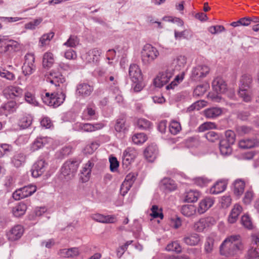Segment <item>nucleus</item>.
I'll use <instances>...</instances> for the list:
<instances>
[{
  "instance_id": "4468645a",
  "label": "nucleus",
  "mask_w": 259,
  "mask_h": 259,
  "mask_svg": "<svg viewBox=\"0 0 259 259\" xmlns=\"http://www.w3.org/2000/svg\"><path fill=\"white\" fill-rule=\"evenodd\" d=\"M48 164L43 159H38L34 163L31 169L32 176L37 178L42 175L45 171Z\"/></svg>"
},
{
  "instance_id": "5701e85b",
  "label": "nucleus",
  "mask_w": 259,
  "mask_h": 259,
  "mask_svg": "<svg viewBox=\"0 0 259 259\" xmlns=\"http://www.w3.org/2000/svg\"><path fill=\"white\" fill-rule=\"evenodd\" d=\"M161 189L165 192L175 191L177 188V185L175 181L169 178H164L160 182Z\"/></svg>"
},
{
  "instance_id": "f704fd0d",
  "label": "nucleus",
  "mask_w": 259,
  "mask_h": 259,
  "mask_svg": "<svg viewBox=\"0 0 259 259\" xmlns=\"http://www.w3.org/2000/svg\"><path fill=\"white\" fill-rule=\"evenodd\" d=\"M252 81V79L251 75L245 74L241 77L239 88L241 89H250Z\"/></svg>"
},
{
  "instance_id": "7ed1b4c3",
  "label": "nucleus",
  "mask_w": 259,
  "mask_h": 259,
  "mask_svg": "<svg viewBox=\"0 0 259 259\" xmlns=\"http://www.w3.org/2000/svg\"><path fill=\"white\" fill-rule=\"evenodd\" d=\"M65 97V94L63 92L54 93L51 94L46 93L45 95L42 97V100L46 105L56 108L64 102Z\"/></svg>"
},
{
  "instance_id": "c85d7f7f",
  "label": "nucleus",
  "mask_w": 259,
  "mask_h": 259,
  "mask_svg": "<svg viewBox=\"0 0 259 259\" xmlns=\"http://www.w3.org/2000/svg\"><path fill=\"white\" fill-rule=\"evenodd\" d=\"M227 185V183L226 181H219L210 188V192L212 194H219L226 190Z\"/></svg>"
},
{
  "instance_id": "c9c22d12",
  "label": "nucleus",
  "mask_w": 259,
  "mask_h": 259,
  "mask_svg": "<svg viewBox=\"0 0 259 259\" xmlns=\"http://www.w3.org/2000/svg\"><path fill=\"white\" fill-rule=\"evenodd\" d=\"M199 196L200 193L198 191L191 190L186 192L185 200L189 203L194 202L198 200Z\"/></svg>"
},
{
  "instance_id": "4c0bfd02",
  "label": "nucleus",
  "mask_w": 259,
  "mask_h": 259,
  "mask_svg": "<svg viewBox=\"0 0 259 259\" xmlns=\"http://www.w3.org/2000/svg\"><path fill=\"white\" fill-rule=\"evenodd\" d=\"M182 213L187 217L194 215L196 212V207L191 204L183 205L181 209Z\"/></svg>"
},
{
  "instance_id": "ea45409f",
  "label": "nucleus",
  "mask_w": 259,
  "mask_h": 259,
  "mask_svg": "<svg viewBox=\"0 0 259 259\" xmlns=\"http://www.w3.org/2000/svg\"><path fill=\"white\" fill-rule=\"evenodd\" d=\"M5 91L10 96L15 97H20L23 95L22 89L17 86H9L5 90Z\"/></svg>"
},
{
  "instance_id": "49530a36",
  "label": "nucleus",
  "mask_w": 259,
  "mask_h": 259,
  "mask_svg": "<svg viewBox=\"0 0 259 259\" xmlns=\"http://www.w3.org/2000/svg\"><path fill=\"white\" fill-rule=\"evenodd\" d=\"M166 249L169 251H175L180 253L182 252V246L178 241H174L168 244L166 247Z\"/></svg>"
},
{
  "instance_id": "4d7b16f0",
  "label": "nucleus",
  "mask_w": 259,
  "mask_h": 259,
  "mask_svg": "<svg viewBox=\"0 0 259 259\" xmlns=\"http://www.w3.org/2000/svg\"><path fill=\"white\" fill-rule=\"evenodd\" d=\"M54 36V33L51 32L49 33L44 34L39 39V42L41 46H44L49 42Z\"/></svg>"
},
{
  "instance_id": "aec40b11",
  "label": "nucleus",
  "mask_w": 259,
  "mask_h": 259,
  "mask_svg": "<svg viewBox=\"0 0 259 259\" xmlns=\"http://www.w3.org/2000/svg\"><path fill=\"white\" fill-rule=\"evenodd\" d=\"M51 139L48 137H37L30 146V149L34 152L42 148L47 144L51 142Z\"/></svg>"
},
{
  "instance_id": "de8ad7c7",
  "label": "nucleus",
  "mask_w": 259,
  "mask_h": 259,
  "mask_svg": "<svg viewBox=\"0 0 259 259\" xmlns=\"http://www.w3.org/2000/svg\"><path fill=\"white\" fill-rule=\"evenodd\" d=\"M151 215L153 218H159L161 220L163 219V214L162 213V209L161 208H159V207L156 205H152L151 208Z\"/></svg>"
},
{
  "instance_id": "412c9836",
  "label": "nucleus",
  "mask_w": 259,
  "mask_h": 259,
  "mask_svg": "<svg viewBox=\"0 0 259 259\" xmlns=\"http://www.w3.org/2000/svg\"><path fill=\"white\" fill-rule=\"evenodd\" d=\"M18 107V105L15 101H8L0 107V114L7 116L15 112Z\"/></svg>"
},
{
  "instance_id": "473e14b6",
  "label": "nucleus",
  "mask_w": 259,
  "mask_h": 259,
  "mask_svg": "<svg viewBox=\"0 0 259 259\" xmlns=\"http://www.w3.org/2000/svg\"><path fill=\"white\" fill-rule=\"evenodd\" d=\"M54 63L53 54L50 52H47L44 54L42 59V66L49 69L52 67Z\"/></svg>"
},
{
  "instance_id": "dca6fc26",
  "label": "nucleus",
  "mask_w": 259,
  "mask_h": 259,
  "mask_svg": "<svg viewBox=\"0 0 259 259\" xmlns=\"http://www.w3.org/2000/svg\"><path fill=\"white\" fill-rule=\"evenodd\" d=\"M136 178L137 175L135 173H130L126 176L120 188L121 193L123 196L125 195L132 187Z\"/></svg>"
},
{
  "instance_id": "9d476101",
  "label": "nucleus",
  "mask_w": 259,
  "mask_h": 259,
  "mask_svg": "<svg viewBox=\"0 0 259 259\" xmlns=\"http://www.w3.org/2000/svg\"><path fill=\"white\" fill-rule=\"evenodd\" d=\"M215 223V220L212 217L201 218L194 223V229L197 232H201L204 229L209 227Z\"/></svg>"
},
{
  "instance_id": "0e129e2a",
  "label": "nucleus",
  "mask_w": 259,
  "mask_h": 259,
  "mask_svg": "<svg viewBox=\"0 0 259 259\" xmlns=\"http://www.w3.org/2000/svg\"><path fill=\"white\" fill-rule=\"evenodd\" d=\"M35 66H31L29 65L25 64H23V65L22 67V72L25 76L31 74L35 70Z\"/></svg>"
},
{
  "instance_id": "5fc2aeb1",
  "label": "nucleus",
  "mask_w": 259,
  "mask_h": 259,
  "mask_svg": "<svg viewBox=\"0 0 259 259\" xmlns=\"http://www.w3.org/2000/svg\"><path fill=\"white\" fill-rule=\"evenodd\" d=\"M133 240L127 241L125 244L119 246L116 249V255L118 258H120L125 251L127 250L128 246L133 243Z\"/></svg>"
},
{
  "instance_id": "f8f14e48",
  "label": "nucleus",
  "mask_w": 259,
  "mask_h": 259,
  "mask_svg": "<svg viewBox=\"0 0 259 259\" xmlns=\"http://www.w3.org/2000/svg\"><path fill=\"white\" fill-rule=\"evenodd\" d=\"M94 91V87L87 83H80L77 85L76 95L83 98L90 96Z\"/></svg>"
},
{
  "instance_id": "cd10ccee",
  "label": "nucleus",
  "mask_w": 259,
  "mask_h": 259,
  "mask_svg": "<svg viewBox=\"0 0 259 259\" xmlns=\"http://www.w3.org/2000/svg\"><path fill=\"white\" fill-rule=\"evenodd\" d=\"M245 183L243 179L236 180L233 183V193L238 197H240L244 192Z\"/></svg>"
},
{
  "instance_id": "a19ab883",
  "label": "nucleus",
  "mask_w": 259,
  "mask_h": 259,
  "mask_svg": "<svg viewBox=\"0 0 259 259\" xmlns=\"http://www.w3.org/2000/svg\"><path fill=\"white\" fill-rule=\"evenodd\" d=\"M25 161V156L22 153L15 154L12 159V164L16 167H19Z\"/></svg>"
},
{
  "instance_id": "bf43d9fd",
  "label": "nucleus",
  "mask_w": 259,
  "mask_h": 259,
  "mask_svg": "<svg viewBox=\"0 0 259 259\" xmlns=\"http://www.w3.org/2000/svg\"><path fill=\"white\" fill-rule=\"evenodd\" d=\"M214 240L211 238H208L204 244V251L206 253H210L213 250Z\"/></svg>"
},
{
  "instance_id": "39448f33",
  "label": "nucleus",
  "mask_w": 259,
  "mask_h": 259,
  "mask_svg": "<svg viewBox=\"0 0 259 259\" xmlns=\"http://www.w3.org/2000/svg\"><path fill=\"white\" fill-rule=\"evenodd\" d=\"M19 44L13 39H8L5 36H0V53L14 52L19 49Z\"/></svg>"
},
{
  "instance_id": "6e6d98bb",
  "label": "nucleus",
  "mask_w": 259,
  "mask_h": 259,
  "mask_svg": "<svg viewBox=\"0 0 259 259\" xmlns=\"http://www.w3.org/2000/svg\"><path fill=\"white\" fill-rule=\"evenodd\" d=\"M125 123V119L124 118L117 119L115 125V130L117 132H121L124 131V130L126 129Z\"/></svg>"
},
{
  "instance_id": "c756f323",
  "label": "nucleus",
  "mask_w": 259,
  "mask_h": 259,
  "mask_svg": "<svg viewBox=\"0 0 259 259\" xmlns=\"http://www.w3.org/2000/svg\"><path fill=\"white\" fill-rule=\"evenodd\" d=\"M103 127L102 123L92 124L90 123H80L79 125V130L85 132H92L100 130Z\"/></svg>"
},
{
  "instance_id": "a878e982",
  "label": "nucleus",
  "mask_w": 259,
  "mask_h": 259,
  "mask_svg": "<svg viewBox=\"0 0 259 259\" xmlns=\"http://www.w3.org/2000/svg\"><path fill=\"white\" fill-rule=\"evenodd\" d=\"M158 149L154 145L148 146L144 151V156L149 162H153L156 159Z\"/></svg>"
},
{
  "instance_id": "9b49d317",
  "label": "nucleus",
  "mask_w": 259,
  "mask_h": 259,
  "mask_svg": "<svg viewBox=\"0 0 259 259\" xmlns=\"http://www.w3.org/2000/svg\"><path fill=\"white\" fill-rule=\"evenodd\" d=\"M182 241L188 246H195L199 244L201 239L199 234L192 232L185 235L183 238Z\"/></svg>"
},
{
  "instance_id": "6e6552de",
  "label": "nucleus",
  "mask_w": 259,
  "mask_h": 259,
  "mask_svg": "<svg viewBox=\"0 0 259 259\" xmlns=\"http://www.w3.org/2000/svg\"><path fill=\"white\" fill-rule=\"evenodd\" d=\"M209 72V68L206 65H198L192 68L191 78L193 80H199L205 77Z\"/></svg>"
},
{
  "instance_id": "0eeeda50",
  "label": "nucleus",
  "mask_w": 259,
  "mask_h": 259,
  "mask_svg": "<svg viewBox=\"0 0 259 259\" xmlns=\"http://www.w3.org/2000/svg\"><path fill=\"white\" fill-rule=\"evenodd\" d=\"M36 190V188L33 185H28L16 190L13 193V197L16 200L25 198L31 195Z\"/></svg>"
},
{
  "instance_id": "58836bf2",
  "label": "nucleus",
  "mask_w": 259,
  "mask_h": 259,
  "mask_svg": "<svg viewBox=\"0 0 259 259\" xmlns=\"http://www.w3.org/2000/svg\"><path fill=\"white\" fill-rule=\"evenodd\" d=\"M238 94L239 97L241 98L243 101L247 103L251 102L252 98L249 89H241L239 88Z\"/></svg>"
},
{
  "instance_id": "20e7f679",
  "label": "nucleus",
  "mask_w": 259,
  "mask_h": 259,
  "mask_svg": "<svg viewBox=\"0 0 259 259\" xmlns=\"http://www.w3.org/2000/svg\"><path fill=\"white\" fill-rule=\"evenodd\" d=\"M80 163L79 160L70 159L66 161L61 168V173L66 179H71L74 176Z\"/></svg>"
},
{
  "instance_id": "79ce46f5",
  "label": "nucleus",
  "mask_w": 259,
  "mask_h": 259,
  "mask_svg": "<svg viewBox=\"0 0 259 259\" xmlns=\"http://www.w3.org/2000/svg\"><path fill=\"white\" fill-rule=\"evenodd\" d=\"M186 63V58L184 56H179L174 59L172 61V65L175 66V68L178 70H181Z\"/></svg>"
},
{
  "instance_id": "e2e57ef3",
  "label": "nucleus",
  "mask_w": 259,
  "mask_h": 259,
  "mask_svg": "<svg viewBox=\"0 0 259 259\" xmlns=\"http://www.w3.org/2000/svg\"><path fill=\"white\" fill-rule=\"evenodd\" d=\"M13 147L11 145L2 144L0 145V158L5 154L12 150Z\"/></svg>"
},
{
  "instance_id": "7c9ffc66",
  "label": "nucleus",
  "mask_w": 259,
  "mask_h": 259,
  "mask_svg": "<svg viewBox=\"0 0 259 259\" xmlns=\"http://www.w3.org/2000/svg\"><path fill=\"white\" fill-rule=\"evenodd\" d=\"M27 208V205L25 203L20 202L13 207L12 211L15 217H20L25 214Z\"/></svg>"
},
{
  "instance_id": "8fccbe9b",
  "label": "nucleus",
  "mask_w": 259,
  "mask_h": 259,
  "mask_svg": "<svg viewBox=\"0 0 259 259\" xmlns=\"http://www.w3.org/2000/svg\"><path fill=\"white\" fill-rule=\"evenodd\" d=\"M169 132L173 135H176L181 130V126L180 122L173 120L171 121L169 125Z\"/></svg>"
},
{
  "instance_id": "72a5a7b5",
  "label": "nucleus",
  "mask_w": 259,
  "mask_h": 259,
  "mask_svg": "<svg viewBox=\"0 0 259 259\" xmlns=\"http://www.w3.org/2000/svg\"><path fill=\"white\" fill-rule=\"evenodd\" d=\"M222 113V110L221 108L213 107L206 109L204 111V115L207 118H214Z\"/></svg>"
},
{
  "instance_id": "1a4fd4ad",
  "label": "nucleus",
  "mask_w": 259,
  "mask_h": 259,
  "mask_svg": "<svg viewBox=\"0 0 259 259\" xmlns=\"http://www.w3.org/2000/svg\"><path fill=\"white\" fill-rule=\"evenodd\" d=\"M138 155L137 150L133 147H128L123 152L122 155V164L124 168L128 166L134 161Z\"/></svg>"
},
{
  "instance_id": "bb28decb",
  "label": "nucleus",
  "mask_w": 259,
  "mask_h": 259,
  "mask_svg": "<svg viewBox=\"0 0 259 259\" xmlns=\"http://www.w3.org/2000/svg\"><path fill=\"white\" fill-rule=\"evenodd\" d=\"M101 50L98 48L90 50L86 54L85 59L90 63H97L101 54Z\"/></svg>"
},
{
  "instance_id": "2eb2a0df",
  "label": "nucleus",
  "mask_w": 259,
  "mask_h": 259,
  "mask_svg": "<svg viewBox=\"0 0 259 259\" xmlns=\"http://www.w3.org/2000/svg\"><path fill=\"white\" fill-rule=\"evenodd\" d=\"M47 81L58 87L60 86V83L63 84L65 81V78L60 72L52 70L50 71Z\"/></svg>"
},
{
  "instance_id": "a18cd8bd",
  "label": "nucleus",
  "mask_w": 259,
  "mask_h": 259,
  "mask_svg": "<svg viewBox=\"0 0 259 259\" xmlns=\"http://www.w3.org/2000/svg\"><path fill=\"white\" fill-rule=\"evenodd\" d=\"M32 118L29 115H26L22 117L19 122V124L20 127L23 128H26L29 127L32 123Z\"/></svg>"
},
{
  "instance_id": "423d86ee",
  "label": "nucleus",
  "mask_w": 259,
  "mask_h": 259,
  "mask_svg": "<svg viewBox=\"0 0 259 259\" xmlns=\"http://www.w3.org/2000/svg\"><path fill=\"white\" fill-rule=\"evenodd\" d=\"M174 74V69L170 67L165 71L160 72L154 79V84L155 86L158 88L162 87L163 85L166 84L171 78Z\"/></svg>"
},
{
  "instance_id": "ddd939ff",
  "label": "nucleus",
  "mask_w": 259,
  "mask_h": 259,
  "mask_svg": "<svg viewBox=\"0 0 259 259\" xmlns=\"http://www.w3.org/2000/svg\"><path fill=\"white\" fill-rule=\"evenodd\" d=\"M93 160H89L83 166L80 173V180L82 183H85L89 181L91 178V171L94 166Z\"/></svg>"
},
{
  "instance_id": "a211bd4d",
  "label": "nucleus",
  "mask_w": 259,
  "mask_h": 259,
  "mask_svg": "<svg viewBox=\"0 0 259 259\" xmlns=\"http://www.w3.org/2000/svg\"><path fill=\"white\" fill-rule=\"evenodd\" d=\"M22 226L17 225L13 227L7 233L8 238L10 241H14L19 239L24 233Z\"/></svg>"
},
{
  "instance_id": "393cba45",
  "label": "nucleus",
  "mask_w": 259,
  "mask_h": 259,
  "mask_svg": "<svg viewBox=\"0 0 259 259\" xmlns=\"http://www.w3.org/2000/svg\"><path fill=\"white\" fill-rule=\"evenodd\" d=\"M214 203V200L212 198L206 197L203 199L199 203L197 209L199 214L204 213L208 209L211 207Z\"/></svg>"
},
{
  "instance_id": "e433bc0d",
  "label": "nucleus",
  "mask_w": 259,
  "mask_h": 259,
  "mask_svg": "<svg viewBox=\"0 0 259 259\" xmlns=\"http://www.w3.org/2000/svg\"><path fill=\"white\" fill-rule=\"evenodd\" d=\"M232 144L227 143L226 141H220V150L221 154L223 155H229L231 154L232 149L231 148Z\"/></svg>"
},
{
  "instance_id": "f3484780",
  "label": "nucleus",
  "mask_w": 259,
  "mask_h": 259,
  "mask_svg": "<svg viewBox=\"0 0 259 259\" xmlns=\"http://www.w3.org/2000/svg\"><path fill=\"white\" fill-rule=\"evenodd\" d=\"M238 146L242 149H251L259 146V139L257 137L246 138L241 140Z\"/></svg>"
},
{
  "instance_id": "680f3d73",
  "label": "nucleus",
  "mask_w": 259,
  "mask_h": 259,
  "mask_svg": "<svg viewBox=\"0 0 259 259\" xmlns=\"http://www.w3.org/2000/svg\"><path fill=\"white\" fill-rule=\"evenodd\" d=\"M259 257V249L256 247H251L248 251V259H256Z\"/></svg>"
},
{
  "instance_id": "69168bd1",
  "label": "nucleus",
  "mask_w": 259,
  "mask_h": 259,
  "mask_svg": "<svg viewBox=\"0 0 259 259\" xmlns=\"http://www.w3.org/2000/svg\"><path fill=\"white\" fill-rule=\"evenodd\" d=\"M110 162V169L112 172L116 171L119 166V162L117 158L115 157H112L109 159Z\"/></svg>"
},
{
  "instance_id": "f03ea898",
  "label": "nucleus",
  "mask_w": 259,
  "mask_h": 259,
  "mask_svg": "<svg viewBox=\"0 0 259 259\" xmlns=\"http://www.w3.org/2000/svg\"><path fill=\"white\" fill-rule=\"evenodd\" d=\"M141 57L144 65H149L154 61L159 56L157 49L150 44L145 45L141 52Z\"/></svg>"
},
{
  "instance_id": "4be33fe9",
  "label": "nucleus",
  "mask_w": 259,
  "mask_h": 259,
  "mask_svg": "<svg viewBox=\"0 0 259 259\" xmlns=\"http://www.w3.org/2000/svg\"><path fill=\"white\" fill-rule=\"evenodd\" d=\"M63 258H75L80 254L79 250L77 247H72L70 248H64L60 249L58 253Z\"/></svg>"
},
{
  "instance_id": "2f4dec72",
  "label": "nucleus",
  "mask_w": 259,
  "mask_h": 259,
  "mask_svg": "<svg viewBox=\"0 0 259 259\" xmlns=\"http://www.w3.org/2000/svg\"><path fill=\"white\" fill-rule=\"evenodd\" d=\"M236 133L241 136L254 134V130L251 126L247 125H238L235 127Z\"/></svg>"
},
{
  "instance_id": "864d4df0",
  "label": "nucleus",
  "mask_w": 259,
  "mask_h": 259,
  "mask_svg": "<svg viewBox=\"0 0 259 259\" xmlns=\"http://www.w3.org/2000/svg\"><path fill=\"white\" fill-rule=\"evenodd\" d=\"M226 139L222 141H226L230 144H234L235 142L236 136L235 133L231 130H228L225 133Z\"/></svg>"
},
{
  "instance_id": "603ef678",
  "label": "nucleus",
  "mask_w": 259,
  "mask_h": 259,
  "mask_svg": "<svg viewBox=\"0 0 259 259\" xmlns=\"http://www.w3.org/2000/svg\"><path fill=\"white\" fill-rule=\"evenodd\" d=\"M208 85L207 84H201L197 85L194 90L193 94L195 96H201L207 91Z\"/></svg>"
},
{
  "instance_id": "3c124183",
  "label": "nucleus",
  "mask_w": 259,
  "mask_h": 259,
  "mask_svg": "<svg viewBox=\"0 0 259 259\" xmlns=\"http://www.w3.org/2000/svg\"><path fill=\"white\" fill-rule=\"evenodd\" d=\"M79 42L78 38L75 35H71L67 41L64 44V45L68 47L74 48L79 44Z\"/></svg>"
},
{
  "instance_id": "37998d69",
  "label": "nucleus",
  "mask_w": 259,
  "mask_h": 259,
  "mask_svg": "<svg viewBox=\"0 0 259 259\" xmlns=\"http://www.w3.org/2000/svg\"><path fill=\"white\" fill-rule=\"evenodd\" d=\"M205 138L209 142L213 143L220 140V135L214 131H208L204 135Z\"/></svg>"
},
{
  "instance_id": "338daca9",
  "label": "nucleus",
  "mask_w": 259,
  "mask_h": 259,
  "mask_svg": "<svg viewBox=\"0 0 259 259\" xmlns=\"http://www.w3.org/2000/svg\"><path fill=\"white\" fill-rule=\"evenodd\" d=\"M215 124L213 122H206L201 124L198 127V131L200 132H203L206 130L211 129L215 127Z\"/></svg>"
},
{
  "instance_id": "774afa93",
  "label": "nucleus",
  "mask_w": 259,
  "mask_h": 259,
  "mask_svg": "<svg viewBox=\"0 0 259 259\" xmlns=\"http://www.w3.org/2000/svg\"><path fill=\"white\" fill-rule=\"evenodd\" d=\"M204 106V101H198L193 103L188 108L189 111L194 110H199Z\"/></svg>"
},
{
  "instance_id": "c03bdc74",
  "label": "nucleus",
  "mask_w": 259,
  "mask_h": 259,
  "mask_svg": "<svg viewBox=\"0 0 259 259\" xmlns=\"http://www.w3.org/2000/svg\"><path fill=\"white\" fill-rule=\"evenodd\" d=\"M138 127L140 130H147L150 128L151 123L148 120L145 118H139L137 121Z\"/></svg>"
},
{
  "instance_id": "6ab92c4d",
  "label": "nucleus",
  "mask_w": 259,
  "mask_h": 259,
  "mask_svg": "<svg viewBox=\"0 0 259 259\" xmlns=\"http://www.w3.org/2000/svg\"><path fill=\"white\" fill-rule=\"evenodd\" d=\"M129 76L132 81L143 80V75L141 70L136 64H131L128 70Z\"/></svg>"
},
{
  "instance_id": "13d9d810",
  "label": "nucleus",
  "mask_w": 259,
  "mask_h": 259,
  "mask_svg": "<svg viewBox=\"0 0 259 259\" xmlns=\"http://www.w3.org/2000/svg\"><path fill=\"white\" fill-rule=\"evenodd\" d=\"M42 21V19L41 18L36 19L33 21H31L26 23L25 25V28L27 29L34 30L38 25L41 23Z\"/></svg>"
},
{
  "instance_id": "052dcab7",
  "label": "nucleus",
  "mask_w": 259,
  "mask_h": 259,
  "mask_svg": "<svg viewBox=\"0 0 259 259\" xmlns=\"http://www.w3.org/2000/svg\"><path fill=\"white\" fill-rule=\"evenodd\" d=\"M25 100L29 104L33 106H37L38 102L34 96L30 92H26L25 94Z\"/></svg>"
},
{
  "instance_id": "09e8293b",
  "label": "nucleus",
  "mask_w": 259,
  "mask_h": 259,
  "mask_svg": "<svg viewBox=\"0 0 259 259\" xmlns=\"http://www.w3.org/2000/svg\"><path fill=\"white\" fill-rule=\"evenodd\" d=\"M147 136L144 133L135 134L132 137V141L135 144H141L147 140Z\"/></svg>"
},
{
  "instance_id": "b1692460",
  "label": "nucleus",
  "mask_w": 259,
  "mask_h": 259,
  "mask_svg": "<svg viewBox=\"0 0 259 259\" xmlns=\"http://www.w3.org/2000/svg\"><path fill=\"white\" fill-rule=\"evenodd\" d=\"M213 90L217 93H224L227 90V84L221 77H217L214 79L212 82Z\"/></svg>"
},
{
  "instance_id": "f257e3e1",
  "label": "nucleus",
  "mask_w": 259,
  "mask_h": 259,
  "mask_svg": "<svg viewBox=\"0 0 259 259\" xmlns=\"http://www.w3.org/2000/svg\"><path fill=\"white\" fill-rule=\"evenodd\" d=\"M243 249L239 235L229 236L222 242L220 247V254L226 256H233Z\"/></svg>"
}]
</instances>
